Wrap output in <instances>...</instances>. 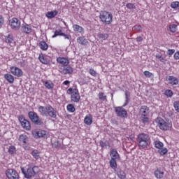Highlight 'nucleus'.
<instances>
[{"mask_svg":"<svg viewBox=\"0 0 179 179\" xmlns=\"http://www.w3.org/2000/svg\"><path fill=\"white\" fill-rule=\"evenodd\" d=\"M38 110L39 111L41 115L50 117V118H57V114H58L57 109L54 108L50 104L47 105L46 106H39Z\"/></svg>","mask_w":179,"mask_h":179,"instance_id":"f257e3e1","label":"nucleus"},{"mask_svg":"<svg viewBox=\"0 0 179 179\" xmlns=\"http://www.w3.org/2000/svg\"><path fill=\"white\" fill-rule=\"evenodd\" d=\"M137 142L139 149H148L150 146V136L145 133H141L138 135Z\"/></svg>","mask_w":179,"mask_h":179,"instance_id":"f03ea898","label":"nucleus"},{"mask_svg":"<svg viewBox=\"0 0 179 179\" xmlns=\"http://www.w3.org/2000/svg\"><path fill=\"white\" fill-rule=\"evenodd\" d=\"M21 171L25 178H33L38 173V166H33L29 164L27 168H21Z\"/></svg>","mask_w":179,"mask_h":179,"instance_id":"7ed1b4c3","label":"nucleus"},{"mask_svg":"<svg viewBox=\"0 0 179 179\" xmlns=\"http://www.w3.org/2000/svg\"><path fill=\"white\" fill-rule=\"evenodd\" d=\"M156 122H157L159 125V128L162 129V131H170L171 128H173V123L169 120H164L162 117H157L156 119Z\"/></svg>","mask_w":179,"mask_h":179,"instance_id":"20e7f679","label":"nucleus"},{"mask_svg":"<svg viewBox=\"0 0 179 179\" xmlns=\"http://www.w3.org/2000/svg\"><path fill=\"white\" fill-rule=\"evenodd\" d=\"M99 19H101V21L105 23V24H111L113 22V14L110 12L102 11L100 13Z\"/></svg>","mask_w":179,"mask_h":179,"instance_id":"39448f33","label":"nucleus"},{"mask_svg":"<svg viewBox=\"0 0 179 179\" xmlns=\"http://www.w3.org/2000/svg\"><path fill=\"white\" fill-rule=\"evenodd\" d=\"M28 116L31 122H33L35 125H43V124H44L43 120H41L40 116H38V115L34 111H29L28 113Z\"/></svg>","mask_w":179,"mask_h":179,"instance_id":"423d86ee","label":"nucleus"},{"mask_svg":"<svg viewBox=\"0 0 179 179\" xmlns=\"http://www.w3.org/2000/svg\"><path fill=\"white\" fill-rule=\"evenodd\" d=\"M124 107V106L115 107V112L116 113L117 117L120 118H127L128 117V112Z\"/></svg>","mask_w":179,"mask_h":179,"instance_id":"0eeeda50","label":"nucleus"},{"mask_svg":"<svg viewBox=\"0 0 179 179\" xmlns=\"http://www.w3.org/2000/svg\"><path fill=\"white\" fill-rule=\"evenodd\" d=\"M18 120L24 129H25L26 131H30V129H31V125L30 124V122L26 120L23 115H20L18 117Z\"/></svg>","mask_w":179,"mask_h":179,"instance_id":"6e6552de","label":"nucleus"},{"mask_svg":"<svg viewBox=\"0 0 179 179\" xmlns=\"http://www.w3.org/2000/svg\"><path fill=\"white\" fill-rule=\"evenodd\" d=\"M6 176L8 179H19V173L14 169H8L6 172Z\"/></svg>","mask_w":179,"mask_h":179,"instance_id":"1a4fd4ad","label":"nucleus"},{"mask_svg":"<svg viewBox=\"0 0 179 179\" xmlns=\"http://www.w3.org/2000/svg\"><path fill=\"white\" fill-rule=\"evenodd\" d=\"M3 40L4 43L8 45L9 48L13 47V45H15V40L13 39V36L10 34L4 36Z\"/></svg>","mask_w":179,"mask_h":179,"instance_id":"9d476101","label":"nucleus"},{"mask_svg":"<svg viewBox=\"0 0 179 179\" xmlns=\"http://www.w3.org/2000/svg\"><path fill=\"white\" fill-rule=\"evenodd\" d=\"M10 71L14 76H17V78L23 76V71H22L19 67L11 66Z\"/></svg>","mask_w":179,"mask_h":179,"instance_id":"9b49d317","label":"nucleus"},{"mask_svg":"<svg viewBox=\"0 0 179 179\" xmlns=\"http://www.w3.org/2000/svg\"><path fill=\"white\" fill-rule=\"evenodd\" d=\"M71 99V101H74V103H79L80 100V95L79 94V90L78 89H73Z\"/></svg>","mask_w":179,"mask_h":179,"instance_id":"f8f14e48","label":"nucleus"},{"mask_svg":"<svg viewBox=\"0 0 179 179\" xmlns=\"http://www.w3.org/2000/svg\"><path fill=\"white\" fill-rule=\"evenodd\" d=\"M167 55H166V52L164 50H161V52L157 53L155 58L159 60L160 62L164 63L166 62L167 59H166Z\"/></svg>","mask_w":179,"mask_h":179,"instance_id":"ddd939ff","label":"nucleus"},{"mask_svg":"<svg viewBox=\"0 0 179 179\" xmlns=\"http://www.w3.org/2000/svg\"><path fill=\"white\" fill-rule=\"evenodd\" d=\"M10 26L11 29H15V30H17L20 29V21L17 18L14 17L10 21Z\"/></svg>","mask_w":179,"mask_h":179,"instance_id":"4468645a","label":"nucleus"},{"mask_svg":"<svg viewBox=\"0 0 179 179\" xmlns=\"http://www.w3.org/2000/svg\"><path fill=\"white\" fill-rule=\"evenodd\" d=\"M21 31L22 33H25V34H30L31 31H33V29H31V27L27 24H22L21 27Z\"/></svg>","mask_w":179,"mask_h":179,"instance_id":"2eb2a0df","label":"nucleus"},{"mask_svg":"<svg viewBox=\"0 0 179 179\" xmlns=\"http://www.w3.org/2000/svg\"><path fill=\"white\" fill-rule=\"evenodd\" d=\"M57 62H58V64H60L64 66H68V65H69V59H68V58L66 57H59L57 58Z\"/></svg>","mask_w":179,"mask_h":179,"instance_id":"dca6fc26","label":"nucleus"},{"mask_svg":"<svg viewBox=\"0 0 179 179\" xmlns=\"http://www.w3.org/2000/svg\"><path fill=\"white\" fill-rule=\"evenodd\" d=\"M60 72L63 75H71L73 72V69L71 66L64 67Z\"/></svg>","mask_w":179,"mask_h":179,"instance_id":"f3484780","label":"nucleus"},{"mask_svg":"<svg viewBox=\"0 0 179 179\" xmlns=\"http://www.w3.org/2000/svg\"><path fill=\"white\" fill-rule=\"evenodd\" d=\"M167 80H169L170 85H178V78L174 76H169L166 78Z\"/></svg>","mask_w":179,"mask_h":179,"instance_id":"a211bd4d","label":"nucleus"},{"mask_svg":"<svg viewBox=\"0 0 179 179\" xmlns=\"http://www.w3.org/2000/svg\"><path fill=\"white\" fill-rule=\"evenodd\" d=\"M154 174L156 178L162 179L164 177V172L159 169H156Z\"/></svg>","mask_w":179,"mask_h":179,"instance_id":"6ab92c4d","label":"nucleus"},{"mask_svg":"<svg viewBox=\"0 0 179 179\" xmlns=\"http://www.w3.org/2000/svg\"><path fill=\"white\" fill-rule=\"evenodd\" d=\"M141 115H148L149 114V108L146 106H142L140 109Z\"/></svg>","mask_w":179,"mask_h":179,"instance_id":"aec40b11","label":"nucleus"},{"mask_svg":"<svg viewBox=\"0 0 179 179\" xmlns=\"http://www.w3.org/2000/svg\"><path fill=\"white\" fill-rule=\"evenodd\" d=\"M77 43L78 44H80L81 45H86L89 41H87V39L83 36H80L77 38Z\"/></svg>","mask_w":179,"mask_h":179,"instance_id":"412c9836","label":"nucleus"},{"mask_svg":"<svg viewBox=\"0 0 179 179\" xmlns=\"http://www.w3.org/2000/svg\"><path fill=\"white\" fill-rule=\"evenodd\" d=\"M110 156H111V159H120V154H118V152L115 149L110 150Z\"/></svg>","mask_w":179,"mask_h":179,"instance_id":"4be33fe9","label":"nucleus"},{"mask_svg":"<svg viewBox=\"0 0 179 179\" xmlns=\"http://www.w3.org/2000/svg\"><path fill=\"white\" fill-rule=\"evenodd\" d=\"M58 15V12L57 10H55L53 11H49L46 13V17H48V19H52Z\"/></svg>","mask_w":179,"mask_h":179,"instance_id":"5701e85b","label":"nucleus"},{"mask_svg":"<svg viewBox=\"0 0 179 179\" xmlns=\"http://www.w3.org/2000/svg\"><path fill=\"white\" fill-rule=\"evenodd\" d=\"M19 141L24 143V145H27V142H29V137L24 134H21L19 137Z\"/></svg>","mask_w":179,"mask_h":179,"instance_id":"b1692460","label":"nucleus"},{"mask_svg":"<svg viewBox=\"0 0 179 179\" xmlns=\"http://www.w3.org/2000/svg\"><path fill=\"white\" fill-rule=\"evenodd\" d=\"M97 37L99 40H101V41L107 40L108 38V34H103L101 32H99L97 34Z\"/></svg>","mask_w":179,"mask_h":179,"instance_id":"393cba45","label":"nucleus"},{"mask_svg":"<svg viewBox=\"0 0 179 179\" xmlns=\"http://www.w3.org/2000/svg\"><path fill=\"white\" fill-rule=\"evenodd\" d=\"M46 134H47V131L44 130H38L35 133V138H44Z\"/></svg>","mask_w":179,"mask_h":179,"instance_id":"a878e982","label":"nucleus"},{"mask_svg":"<svg viewBox=\"0 0 179 179\" xmlns=\"http://www.w3.org/2000/svg\"><path fill=\"white\" fill-rule=\"evenodd\" d=\"M84 122L86 125H92L93 122V117L90 115H87L84 119Z\"/></svg>","mask_w":179,"mask_h":179,"instance_id":"bb28decb","label":"nucleus"},{"mask_svg":"<svg viewBox=\"0 0 179 179\" xmlns=\"http://www.w3.org/2000/svg\"><path fill=\"white\" fill-rule=\"evenodd\" d=\"M117 176L120 179H125L126 177H127V174L125 173V172H124V171H122V170H121L120 169H117Z\"/></svg>","mask_w":179,"mask_h":179,"instance_id":"cd10ccee","label":"nucleus"},{"mask_svg":"<svg viewBox=\"0 0 179 179\" xmlns=\"http://www.w3.org/2000/svg\"><path fill=\"white\" fill-rule=\"evenodd\" d=\"M4 78L9 83H13L15 82V77L11 74L7 73L4 76Z\"/></svg>","mask_w":179,"mask_h":179,"instance_id":"c85d7f7f","label":"nucleus"},{"mask_svg":"<svg viewBox=\"0 0 179 179\" xmlns=\"http://www.w3.org/2000/svg\"><path fill=\"white\" fill-rule=\"evenodd\" d=\"M39 47L43 51H47L48 50V44L45 41H41L39 43Z\"/></svg>","mask_w":179,"mask_h":179,"instance_id":"c756f323","label":"nucleus"},{"mask_svg":"<svg viewBox=\"0 0 179 179\" xmlns=\"http://www.w3.org/2000/svg\"><path fill=\"white\" fill-rule=\"evenodd\" d=\"M140 120L143 124H149V115H141Z\"/></svg>","mask_w":179,"mask_h":179,"instance_id":"7c9ffc66","label":"nucleus"},{"mask_svg":"<svg viewBox=\"0 0 179 179\" xmlns=\"http://www.w3.org/2000/svg\"><path fill=\"white\" fill-rule=\"evenodd\" d=\"M38 59L40 62L44 64V65H48V64L50 62L48 59H47V57H44L43 55H39Z\"/></svg>","mask_w":179,"mask_h":179,"instance_id":"2f4dec72","label":"nucleus"},{"mask_svg":"<svg viewBox=\"0 0 179 179\" xmlns=\"http://www.w3.org/2000/svg\"><path fill=\"white\" fill-rule=\"evenodd\" d=\"M73 29L74 31H78V33H83V31H84L83 27H82L78 24H73Z\"/></svg>","mask_w":179,"mask_h":179,"instance_id":"473e14b6","label":"nucleus"},{"mask_svg":"<svg viewBox=\"0 0 179 179\" xmlns=\"http://www.w3.org/2000/svg\"><path fill=\"white\" fill-rule=\"evenodd\" d=\"M110 166L111 167V169H113L114 170H115V169H117V160L115 159V158H111L110 161Z\"/></svg>","mask_w":179,"mask_h":179,"instance_id":"72a5a7b5","label":"nucleus"},{"mask_svg":"<svg viewBox=\"0 0 179 179\" xmlns=\"http://www.w3.org/2000/svg\"><path fill=\"white\" fill-rule=\"evenodd\" d=\"M129 97H131V94L128 91H125V103L123 105V107H126V106H128V103H129Z\"/></svg>","mask_w":179,"mask_h":179,"instance_id":"f704fd0d","label":"nucleus"},{"mask_svg":"<svg viewBox=\"0 0 179 179\" xmlns=\"http://www.w3.org/2000/svg\"><path fill=\"white\" fill-rule=\"evenodd\" d=\"M44 86L46 89H53L54 88V83L51 81H45L44 83Z\"/></svg>","mask_w":179,"mask_h":179,"instance_id":"c9c22d12","label":"nucleus"},{"mask_svg":"<svg viewBox=\"0 0 179 179\" xmlns=\"http://www.w3.org/2000/svg\"><path fill=\"white\" fill-rule=\"evenodd\" d=\"M31 155L36 159V160H38V157H40V152L37 150H34L31 152Z\"/></svg>","mask_w":179,"mask_h":179,"instance_id":"e433bc0d","label":"nucleus"},{"mask_svg":"<svg viewBox=\"0 0 179 179\" xmlns=\"http://www.w3.org/2000/svg\"><path fill=\"white\" fill-rule=\"evenodd\" d=\"M155 147L157 148V149H163V146H164V144H163L161 141H155Z\"/></svg>","mask_w":179,"mask_h":179,"instance_id":"4c0bfd02","label":"nucleus"},{"mask_svg":"<svg viewBox=\"0 0 179 179\" xmlns=\"http://www.w3.org/2000/svg\"><path fill=\"white\" fill-rule=\"evenodd\" d=\"M159 155H161V156H164V155H167V152H169V150H167V148H162V149L158 150Z\"/></svg>","mask_w":179,"mask_h":179,"instance_id":"58836bf2","label":"nucleus"},{"mask_svg":"<svg viewBox=\"0 0 179 179\" xmlns=\"http://www.w3.org/2000/svg\"><path fill=\"white\" fill-rule=\"evenodd\" d=\"M99 100H101L102 101H106L107 100V96H106L103 92H99Z\"/></svg>","mask_w":179,"mask_h":179,"instance_id":"ea45409f","label":"nucleus"},{"mask_svg":"<svg viewBox=\"0 0 179 179\" xmlns=\"http://www.w3.org/2000/svg\"><path fill=\"white\" fill-rule=\"evenodd\" d=\"M8 153L10 155H14L16 153V148L13 145L10 146L8 148Z\"/></svg>","mask_w":179,"mask_h":179,"instance_id":"a19ab883","label":"nucleus"},{"mask_svg":"<svg viewBox=\"0 0 179 179\" xmlns=\"http://www.w3.org/2000/svg\"><path fill=\"white\" fill-rule=\"evenodd\" d=\"M64 32H62V30L61 29L56 30L55 31L54 35L52 36V38H55V37H57V36H62Z\"/></svg>","mask_w":179,"mask_h":179,"instance_id":"79ce46f5","label":"nucleus"},{"mask_svg":"<svg viewBox=\"0 0 179 179\" xmlns=\"http://www.w3.org/2000/svg\"><path fill=\"white\" fill-rule=\"evenodd\" d=\"M67 110L69 113H75L76 108L73 104H69L67 106Z\"/></svg>","mask_w":179,"mask_h":179,"instance_id":"37998d69","label":"nucleus"},{"mask_svg":"<svg viewBox=\"0 0 179 179\" xmlns=\"http://www.w3.org/2000/svg\"><path fill=\"white\" fill-rule=\"evenodd\" d=\"M169 30L171 31V33H176L177 31V24L170 25Z\"/></svg>","mask_w":179,"mask_h":179,"instance_id":"c03bdc74","label":"nucleus"},{"mask_svg":"<svg viewBox=\"0 0 179 179\" xmlns=\"http://www.w3.org/2000/svg\"><path fill=\"white\" fill-rule=\"evenodd\" d=\"M171 8H172V9H176L177 8H179V1H173L171 3Z\"/></svg>","mask_w":179,"mask_h":179,"instance_id":"a18cd8bd","label":"nucleus"},{"mask_svg":"<svg viewBox=\"0 0 179 179\" xmlns=\"http://www.w3.org/2000/svg\"><path fill=\"white\" fill-rule=\"evenodd\" d=\"M174 108L177 113H179V101H176L173 103Z\"/></svg>","mask_w":179,"mask_h":179,"instance_id":"49530a36","label":"nucleus"},{"mask_svg":"<svg viewBox=\"0 0 179 179\" xmlns=\"http://www.w3.org/2000/svg\"><path fill=\"white\" fill-rule=\"evenodd\" d=\"M126 7L127 8V9H135V8H136L135 4L131 3H128L126 5Z\"/></svg>","mask_w":179,"mask_h":179,"instance_id":"de8ad7c7","label":"nucleus"},{"mask_svg":"<svg viewBox=\"0 0 179 179\" xmlns=\"http://www.w3.org/2000/svg\"><path fill=\"white\" fill-rule=\"evenodd\" d=\"M133 30H137V31H142V26L141 25H135L132 28Z\"/></svg>","mask_w":179,"mask_h":179,"instance_id":"09e8293b","label":"nucleus"},{"mask_svg":"<svg viewBox=\"0 0 179 179\" xmlns=\"http://www.w3.org/2000/svg\"><path fill=\"white\" fill-rule=\"evenodd\" d=\"M52 148H61V143L58 141H55L53 143H52Z\"/></svg>","mask_w":179,"mask_h":179,"instance_id":"8fccbe9b","label":"nucleus"},{"mask_svg":"<svg viewBox=\"0 0 179 179\" xmlns=\"http://www.w3.org/2000/svg\"><path fill=\"white\" fill-rule=\"evenodd\" d=\"M17 64L21 66H26V61L23 59L18 60Z\"/></svg>","mask_w":179,"mask_h":179,"instance_id":"3c124183","label":"nucleus"},{"mask_svg":"<svg viewBox=\"0 0 179 179\" xmlns=\"http://www.w3.org/2000/svg\"><path fill=\"white\" fill-rule=\"evenodd\" d=\"M144 75L146 78H152V76H153V73L148 71H144Z\"/></svg>","mask_w":179,"mask_h":179,"instance_id":"603ef678","label":"nucleus"},{"mask_svg":"<svg viewBox=\"0 0 179 179\" xmlns=\"http://www.w3.org/2000/svg\"><path fill=\"white\" fill-rule=\"evenodd\" d=\"M165 94L166 96H167L168 97H171V96H173V91L170 90H167L165 92Z\"/></svg>","mask_w":179,"mask_h":179,"instance_id":"864d4df0","label":"nucleus"},{"mask_svg":"<svg viewBox=\"0 0 179 179\" xmlns=\"http://www.w3.org/2000/svg\"><path fill=\"white\" fill-rule=\"evenodd\" d=\"M62 36H63V37H64V38L67 39V40H71L72 36H71V34H66L65 33H63L62 34Z\"/></svg>","mask_w":179,"mask_h":179,"instance_id":"5fc2aeb1","label":"nucleus"},{"mask_svg":"<svg viewBox=\"0 0 179 179\" xmlns=\"http://www.w3.org/2000/svg\"><path fill=\"white\" fill-rule=\"evenodd\" d=\"M174 52H176V50H174V49H169L167 51V55H169V57H171V55H173V54H174Z\"/></svg>","mask_w":179,"mask_h":179,"instance_id":"6e6d98bb","label":"nucleus"},{"mask_svg":"<svg viewBox=\"0 0 179 179\" xmlns=\"http://www.w3.org/2000/svg\"><path fill=\"white\" fill-rule=\"evenodd\" d=\"M89 72L90 75H92V76H97V73L96 72V71H94V69H90L89 70Z\"/></svg>","mask_w":179,"mask_h":179,"instance_id":"4d7b16f0","label":"nucleus"},{"mask_svg":"<svg viewBox=\"0 0 179 179\" xmlns=\"http://www.w3.org/2000/svg\"><path fill=\"white\" fill-rule=\"evenodd\" d=\"M99 145L102 149H104V148H107V143L103 142V141H101L99 142Z\"/></svg>","mask_w":179,"mask_h":179,"instance_id":"13d9d810","label":"nucleus"},{"mask_svg":"<svg viewBox=\"0 0 179 179\" xmlns=\"http://www.w3.org/2000/svg\"><path fill=\"white\" fill-rule=\"evenodd\" d=\"M4 20L2 15H0V29H1L2 26H3Z\"/></svg>","mask_w":179,"mask_h":179,"instance_id":"bf43d9fd","label":"nucleus"},{"mask_svg":"<svg viewBox=\"0 0 179 179\" xmlns=\"http://www.w3.org/2000/svg\"><path fill=\"white\" fill-rule=\"evenodd\" d=\"M174 59H179V51L176 52L173 56Z\"/></svg>","mask_w":179,"mask_h":179,"instance_id":"052dcab7","label":"nucleus"},{"mask_svg":"<svg viewBox=\"0 0 179 179\" xmlns=\"http://www.w3.org/2000/svg\"><path fill=\"white\" fill-rule=\"evenodd\" d=\"M66 93H67V94H71V96H72V94L73 93V89L69 88V90H67Z\"/></svg>","mask_w":179,"mask_h":179,"instance_id":"680f3d73","label":"nucleus"},{"mask_svg":"<svg viewBox=\"0 0 179 179\" xmlns=\"http://www.w3.org/2000/svg\"><path fill=\"white\" fill-rule=\"evenodd\" d=\"M136 41L141 43V41H143V38L142 36H138L136 38Z\"/></svg>","mask_w":179,"mask_h":179,"instance_id":"e2e57ef3","label":"nucleus"},{"mask_svg":"<svg viewBox=\"0 0 179 179\" xmlns=\"http://www.w3.org/2000/svg\"><path fill=\"white\" fill-rule=\"evenodd\" d=\"M71 83V82L69 80H66L63 83V85H66V86H68V85H69Z\"/></svg>","mask_w":179,"mask_h":179,"instance_id":"0e129e2a","label":"nucleus"},{"mask_svg":"<svg viewBox=\"0 0 179 179\" xmlns=\"http://www.w3.org/2000/svg\"><path fill=\"white\" fill-rule=\"evenodd\" d=\"M21 1H24V0H21Z\"/></svg>","mask_w":179,"mask_h":179,"instance_id":"69168bd1","label":"nucleus"}]
</instances>
